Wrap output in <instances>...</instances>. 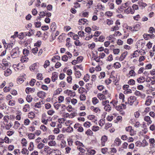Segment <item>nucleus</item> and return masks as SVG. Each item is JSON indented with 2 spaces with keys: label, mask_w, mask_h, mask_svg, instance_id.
I'll return each mask as SVG.
<instances>
[{
  "label": "nucleus",
  "mask_w": 155,
  "mask_h": 155,
  "mask_svg": "<svg viewBox=\"0 0 155 155\" xmlns=\"http://www.w3.org/2000/svg\"><path fill=\"white\" fill-rule=\"evenodd\" d=\"M12 73V70L9 68H8L4 71V75L6 76H8L10 75Z\"/></svg>",
  "instance_id": "19"
},
{
  "label": "nucleus",
  "mask_w": 155,
  "mask_h": 155,
  "mask_svg": "<svg viewBox=\"0 0 155 155\" xmlns=\"http://www.w3.org/2000/svg\"><path fill=\"white\" fill-rule=\"evenodd\" d=\"M21 153L23 154L28 155L29 152L27 149L24 148L21 150Z\"/></svg>",
  "instance_id": "30"
},
{
  "label": "nucleus",
  "mask_w": 155,
  "mask_h": 155,
  "mask_svg": "<svg viewBox=\"0 0 155 155\" xmlns=\"http://www.w3.org/2000/svg\"><path fill=\"white\" fill-rule=\"evenodd\" d=\"M119 28V27L117 25H116L111 28L110 30L112 31H117L118 30Z\"/></svg>",
  "instance_id": "54"
},
{
  "label": "nucleus",
  "mask_w": 155,
  "mask_h": 155,
  "mask_svg": "<svg viewBox=\"0 0 155 155\" xmlns=\"http://www.w3.org/2000/svg\"><path fill=\"white\" fill-rule=\"evenodd\" d=\"M89 75L88 74H87L84 76V79L85 82H87L89 80Z\"/></svg>",
  "instance_id": "58"
},
{
  "label": "nucleus",
  "mask_w": 155,
  "mask_h": 155,
  "mask_svg": "<svg viewBox=\"0 0 155 155\" xmlns=\"http://www.w3.org/2000/svg\"><path fill=\"white\" fill-rule=\"evenodd\" d=\"M102 94L105 95V96L107 97L106 95H107V97H110V94L108 92L107 90H105L103 92Z\"/></svg>",
  "instance_id": "46"
},
{
  "label": "nucleus",
  "mask_w": 155,
  "mask_h": 155,
  "mask_svg": "<svg viewBox=\"0 0 155 155\" xmlns=\"http://www.w3.org/2000/svg\"><path fill=\"white\" fill-rule=\"evenodd\" d=\"M137 82L140 83H143L144 81V78L143 77H141L138 78L137 79Z\"/></svg>",
  "instance_id": "28"
},
{
  "label": "nucleus",
  "mask_w": 155,
  "mask_h": 155,
  "mask_svg": "<svg viewBox=\"0 0 155 155\" xmlns=\"http://www.w3.org/2000/svg\"><path fill=\"white\" fill-rule=\"evenodd\" d=\"M107 140V137L105 135L102 136L101 138V145L102 146H104V143Z\"/></svg>",
  "instance_id": "16"
},
{
  "label": "nucleus",
  "mask_w": 155,
  "mask_h": 155,
  "mask_svg": "<svg viewBox=\"0 0 155 155\" xmlns=\"http://www.w3.org/2000/svg\"><path fill=\"white\" fill-rule=\"evenodd\" d=\"M26 99L28 102H30L32 101V98L30 95H28L26 97Z\"/></svg>",
  "instance_id": "57"
},
{
  "label": "nucleus",
  "mask_w": 155,
  "mask_h": 155,
  "mask_svg": "<svg viewBox=\"0 0 155 155\" xmlns=\"http://www.w3.org/2000/svg\"><path fill=\"white\" fill-rule=\"evenodd\" d=\"M59 104L58 102H55L54 104V106L56 110H58L61 106V104Z\"/></svg>",
  "instance_id": "52"
},
{
  "label": "nucleus",
  "mask_w": 155,
  "mask_h": 155,
  "mask_svg": "<svg viewBox=\"0 0 155 155\" xmlns=\"http://www.w3.org/2000/svg\"><path fill=\"white\" fill-rule=\"evenodd\" d=\"M68 133H71L73 131V128L72 127L69 126L67 127V128L65 130Z\"/></svg>",
  "instance_id": "48"
},
{
  "label": "nucleus",
  "mask_w": 155,
  "mask_h": 155,
  "mask_svg": "<svg viewBox=\"0 0 155 155\" xmlns=\"http://www.w3.org/2000/svg\"><path fill=\"white\" fill-rule=\"evenodd\" d=\"M45 146V145L42 143L40 142L38 143L37 145V147L38 149H41L43 148Z\"/></svg>",
  "instance_id": "24"
},
{
  "label": "nucleus",
  "mask_w": 155,
  "mask_h": 155,
  "mask_svg": "<svg viewBox=\"0 0 155 155\" xmlns=\"http://www.w3.org/2000/svg\"><path fill=\"white\" fill-rule=\"evenodd\" d=\"M46 94L44 92L40 91L37 93V96L40 98H44L46 96Z\"/></svg>",
  "instance_id": "13"
},
{
  "label": "nucleus",
  "mask_w": 155,
  "mask_h": 155,
  "mask_svg": "<svg viewBox=\"0 0 155 155\" xmlns=\"http://www.w3.org/2000/svg\"><path fill=\"white\" fill-rule=\"evenodd\" d=\"M152 102V97L148 96L146 98L144 104L147 106H149L151 104Z\"/></svg>",
  "instance_id": "4"
},
{
  "label": "nucleus",
  "mask_w": 155,
  "mask_h": 155,
  "mask_svg": "<svg viewBox=\"0 0 155 155\" xmlns=\"http://www.w3.org/2000/svg\"><path fill=\"white\" fill-rule=\"evenodd\" d=\"M90 109L92 111L97 114H99L101 110L98 107H95L93 106H91Z\"/></svg>",
  "instance_id": "8"
},
{
  "label": "nucleus",
  "mask_w": 155,
  "mask_h": 155,
  "mask_svg": "<svg viewBox=\"0 0 155 155\" xmlns=\"http://www.w3.org/2000/svg\"><path fill=\"white\" fill-rule=\"evenodd\" d=\"M37 66L35 64H33L30 66L29 67L30 70L32 71H34L35 70L37 69Z\"/></svg>",
  "instance_id": "22"
},
{
  "label": "nucleus",
  "mask_w": 155,
  "mask_h": 155,
  "mask_svg": "<svg viewBox=\"0 0 155 155\" xmlns=\"http://www.w3.org/2000/svg\"><path fill=\"white\" fill-rule=\"evenodd\" d=\"M20 52L18 50V47H16L15 48L13 49L11 53L12 56L13 58H15L18 56Z\"/></svg>",
  "instance_id": "2"
},
{
  "label": "nucleus",
  "mask_w": 155,
  "mask_h": 155,
  "mask_svg": "<svg viewBox=\"0 0 155 155\" xmlns=\"http://www.w3.org/2000/svg\"><path fill=\"white\" fill-rule=\"evenodd\" d=\"M21 112H19V113H18L15 117V119L16 120H21Z\"/></svg>",
  "instance_id": "55"
},
{
  "label": "nucleus",
  "mask_w": 155,
  "mask_h": 155,
  "mask_svg": "<svg viewBox=\"0 0 155 155\" xmlns=\"http://www.w3.org/2000/svg\"><path fill=\"white\" fill-rule=\"evenodd\" d=\"M61 151L58 149L51 150L48 152V155H61Z\"/></svg>",
  "instance_id": "3"
},
{
  "label": "nucleus",
  "mask_w": 155,
  "mask_h": 155,
  "mask_svg": "<svg viewBox=\"0 0 155 155\" xmlns=\"http://www.w3.org/2000/svg\"><path fill=\"white\" fill-rule=\"evenodd\" d=\"M144 120L147 122V125H149V124H150L152 123V121L151 120L150 117L148 116H146L144 117Z\"/></svg>",
  "instance_id": "14"
},
{
  "label": "nucleus",
  "mask_w": 155,
  "mask_h": 155,
  "mask_svg": "<svg viewBox=\"0 0 155 155\" xmlns=\"http://www.w3.org/2000/svg\"><path fill=\"white\" fill-rule=\"evenodd\" d=\"M150 149L155 147V140L153 138L149 139V140Z\"/></svg>",
  "instance_id": "7"
},
{
  "label": "nucleus",
  "mask_w": 155,
  "mask_h": 155,
  "mask_svg": "<svg viewBox=\"0 0 155 155\" xmlns=\"http://www.w3.org/2000/svg\"><path fill=\"white\" fill-rule=\"evenodd\" d=\"M128 74L130 75L129 77H134L136 75V73L133 70H131L129 71Z\"/></svg>",
  "instance_id": "42"
},
{
  "label": "nucleus",
  "mask_w": 155,
  "mask_h": 155,
  "mask_svg": "<svg viewBox=\"0 0 155 155\" xmlns=\"http://www.w3.org/2000/svg\"><path fill=\"white\" fill-rule=\"evenodd\" d=\"M34 89L29 87H27L26 90L25 91L27 93H29V92H32L34 91Z\"/></svg>",
  "instance_id": "41"
},
{
  "label": "nucleus",
  "mask_w": 155,
  "mask_h": 155,
  "mask_svg": "<svg viewBox=\"0 0 155 155\" xmlns=\"http://www.w3.org/2000/svg\"><path fill=\"white\" fill-rule=\"evenodd\" d=\"M113 52L114 54H118L120 52V50L119 49L115 48L113 49Z\"/></svg>",
  "instance_id": "53"
},
{
  "label": "nucleus",
  "mask_w": 155,
  "mask_h": 155,
  "mask_svg": "<svg viewBox=\"0 0 155 155\" xmlns=\"http://www.w3.org/2000/svg\"><path fill=\"white\" fill-rule=\"evenodd\" d=\"M9 119V116L8 115H5L3 117L4 124L5 123H8V120Z\"/></svg>",
  "instance_id": "25"
},
{
  "label": "nucleus",
  "mask_w": 155,
  "mask_h": 155,
  "mask_svg": "<svg viewBox=\"0 0 155 155\" xmlns=\"http://www.w3.org/2000/svg\"><path fill=\"white\" fill-rule=\"evenodd\" d=\"M74 128L77 129L79 132H82L84 130L83 127L81 126L80 124L78 123H76L74 126Z\"/></svg>",
  "instance_id": "6"
},
{
  "label": "nucleus",
  "mask_w": 155,
  "mask_h": 155,
  "mask_svg": "<svg viewBox=\"0 0 155 155\" xmlns=\"http://www.w3.org/2000/svg\"><path fill=\"white\" fill-rule=\"evenodd\" d=\"M87 22V20L84 18H81L80 19L79 21V24L80 25H81L82 24L84 25L85 23H86Z\"/></svg>",
  "instance_id": "20"
},
{
  "label": "nucleus",
  "mask_w": 155,
  "mask_h": 155,
  "mask_svg": "<svg viewBox=\"0 0 155 155\" xmlns=\"http://www.w3.org/2000/svg\"><path fill=\"white\" fill-rule=\"evenodd\" d=\"M58 73L54 72L52 74L51 79L52 81L54 82L58 79Z\"/></svg>",
  "instance_id": "10"
},
{
  "label": "nucleus",
  "mask_w": 155,
  "mask_h": 155,
  "mask_svg": "<svg viewBox=\"0 0 155 155\" xmlns=\"http://www.w3.org/2000/svg\"><path fill=\"white\" fill-rule=\"evenodd\" d=\"M114 142L118 146H119L121 143V141L118 138L116 139Z\"/></svg>",
  "instance_id": "29"
},
{
  "label": "nucleus",
  "mask_w": 155,
  "mask_h": 155,
  "mask_svg": "<svg viewBox=\"0 0 155 155\" xmlns=\"http://www.w3.org/2000/svg\"><path fill=\"white\" fill-rule=\"evenodd\" d=\"M60 60V57L58 55H55L52 58L51 61L53 62H55V60Z\"/></svg>",
  "instance_id": "35"
},
{
  "label": "nucleus",
  "mask_w": 155,
  "mask_h": 155,
  "mask_svg": "<svg viewBox=\"0 0 155 155\" xmlns=\"http://www.w3.org/2000/svg\"><path fill=\"white\" fill-rule=\"evenodd\" d=\"M28 58L26 55L22 56L20 59V61L22 62H24L28 61Z\"/></svg>",
  "instance_id": "27"
},
{
  "label": "nucleus",
  "mask_w": 155,
  "mask_h": 155,
  "mask_svg": "<svg viewBox=\"0 0 155 155\" xmlns=\"http://www.w3.org/2000/svg\"><path fill=\"white\" fill-rule=\"evenodd\" d=\"M51 29L52 31H54L56 28V23L55 22L52 23L51 25Z\"/></svg>",
  "instance_id": "31"
},
{
  "label": "nucleus",
  "mask_w": 155,
  "mask_h": 155,
  "mask_svg": "<svg viewBox=\"0 0 155 155\" xmlns=\"http://www.w3.org/2000/svg\"><path fill=\"white\" fill-rule=\"evenodd\" d=\"M64 93L67 94L71 97H74L75 96L76 94L74 91L67 90L64 91Z\"/></svg>",
  "instance_id": "5"
},
{
  "label": "nucleus",
  "mask_w": 155,
  "mask_h": 155,
  "mask_svg": "<svg viewBox=\"0 0 155 155\" xmlns=\"http://www.w3.org/2000/svg\"><path fill=\"white\" fill-rule=\"evenodd\" d=\"M97 97L100 100L102 101L106 100L107 98L105 95H103L102 94L100 93H99L97 94Z\"/></svg>",
  "instance_id": "12"
},
{
  "label": "nucleus",
  "mask_w": 155,
  "mask_h": 155,
  "mask_svg": "<svg viewBox=\"0 0 155 155\" xmlns=\"http://www.w3.org/2000/svg\"><path fill=\"white\" fill-rule=\"evenodd\" d=\"M48 144L50 146H54L56 144V143L55 141L52 140L49 141Z\"/></svg>",
  "instance_id": "40"
},
{
  "label": "nucleus",
  "mask_w": 155,
  "mask_h": 155,
  "mask_svg": "<svg viewBox=\"0 0 155 155\" xmlns=\"http://www.w3.org/2000/svg\"><path fill=\"white\" fill-rule=\"evenodd\" d=\"M86 90L83 87H80L78 90V92L80 94H83L86 92Z\"/></svg>",
  "instance_id": "36"
},
{
  "label": "nucleus",
  "mask_w": 155,
  "mask_h": 155,
  "mask_svg": "<svg viewBox=\"0 0 155 155\" xmlns=\"http://www.w3.org/2000/svg\"><path fill=\"white\" fill-rule=\"evenodd\" d=\"M143 36L144 38L146 40H147L149 39L150 37V35L147 34H144L143 35Z\"/></svg>",
  "instance_id": "63"
},
{
  "label": "nucleus",
  "mask_w": 155,
  "mask_h": 155,
  "mask_svg": "<svg viewBox=\"0 0 155 155\" xmlns=\"http://www.w3.org/2000/svg\"><path fill=\"white\" fill-rule=\"evenodd\" d=\"M20 126V124L18 121L14 122V127L15 129H17Z\"/></svg>",
  "instance_id": "39"
},
{
  "label": "nucleus",
  "mask_w": 155,
  "mask_h": 155,
  "mask_svg": "<svg viewBox=\"0 0 155 155\" xmlns=\"http://www.w3.org/2000/svg\"><path fill=\"white\" fill-rule=\"evenodd\" d=\"M128 83L130 85H134L135 84V81L134 80L131 79L128 81Z\"/></svg>",
  "instance_id": "56"
},
{
  "label": "nucleus",
  "mask_w": 155,
  "mask_h": 155,
  "mask_svg": "<svg viewBox=\"0 0 155 155\" xmlns=\"http://www.w3.org/2000/svg\"><path fill=\"white\" fill-rule=\"evenodd\" d=\"M40 128L44 132L47 131L48 129L44 125H41L40 127Z\"/></svg>",
  "instance_id": "51"
},
{
  "label": "nucleus",
  "mask_w": 155,
  "mask_h": 155,
  "mask_svg": "<svg viewBox=\"0 0 155 155\" xmlns=\"http://www.w3.org/2000/svg\"><path fill=\"white\" fill-rule=\"evenodd\" d=\"M74 44L76 46H80L82 45V44L78 40H76L74 42Z\"/></svg>",
  "instance_id": "43"
},
{
  "label": "nucleus",
  "mask_w": 155,
  "mask_h": 155,
  "mask_svg": "<svg viewBox=\"0 0 155 155\" xmlns=\"http://www.w3.org/2000/svg\"><path fill=\"white\" fill-rule=\"evenodd\" d=\"M114 67L116 68H120L121 65L119 62H116L114 64Z\"/></svg>",
  "instance_id": "45"
},
{
  "label": "nucleus",
  "mask_w": 155,
  "mask_h": 155,
  "mask_svg": "<svg viewBox=\"0 0 155 155\" xmlns=\"http://www.w3.org/2000/svg\"><path fill=\"white\" fill-rule=\"evenodd\" d=\"M30 107L29 105L28 104H26L25 105L23 108V110L25 112H28L30 110Z\"/></svg>",
  "instance_id": "18"
},
{
  "label": "nucleus",
  "mask_w": 155,
  "mask_h": 155,
  "mask_svg": "<svg viewBox=\"0 0 155 155\" xmlns=\"http://www.w3.org/2000/svg\"><path fill=\"white\" fill-rule=\"evenodd\" d=\"M141 28V24L140 23H137L133 26V30L134 31H137L139 30Z\"/></svg>",
  "instance_id": "15"
},
{
  "label": "nucleus",
  "mask_w": 155,
  "mask_h": 155,
  "mask_svg": "<svg viewBox=\"0 0 155 155\" xmlns=\"http://www.w3.org/2000/svg\"><path fill=\"white\" fill-rule=\"evenodd\" d=\"M92 101L94 104L95 105L99 102V100L96 97H94L92 98Z\"/></svg>",
  "instance_id": "34"
},
{
  "label": "nucleus",
  "mask_w": 155,
  "mask_h": 155,
  "mask_svg": "<svg viewBox=\"0 0 155 155\" xmlns=\"http://www.w3.org/2000/svg\"><path fill=\"white\" fill-rule=\"evenodd\" d=\"M28 138L30 140L34 139L35 138V135L34 133H29L28 135Z\"/></svg>",
  "instance_id": "23"
},
{
  "label": "nucleus",
  "mask_w": 155,
  "mask_h": 155,
  "mask_svg": "<svg viewBox=\"0 0 155 155\" xmlns=\"http://www.w3.org/2000/svg\"><path fill=\"white\" fill-rule=\"evenodd\" d=\"M13 67L14 68L15 71H17L19 70H21L22 69V68L21 67L18 68V67L17 66V65L16 64H13Z\"/></svg>",
  "instance_id": "59"
},
{
  "label": "nucleus",
  "mask_w": 155,
  "mask_h": 155,
  "mask_svg": "<svg viewBox=\"0 0 155 155\" xmlns=\"http://www.w3.org/2000/svg\"><path fill=\"white\" fill-rule=\"evenodd\" d=\"M98 123L100 126H102L105 124V121L103 119H101L99 120Z\"/></svg>",
  "instance_id": "64"
},
{
  "label": "nucleus",
  "mask_w": 155,
  "mask_h": 155,
  "mask_svg": "<svg viewBox=\"0 0 155 155\" xmlns=\"http://www.w3.org/2000/svg\"><path fill=\"white\" fill-rule=\"evenodd\" d=\"M45 117H43L41 118V122H42L45 124H47L48 120V119H46V118Z\"/></svg>",
  "instance_id": "38"
},
{
  "label": "nucleus",
  "mask_w": 155,
  "mask_h": 155,
  "mask_svg": "<svg viewBox=\"0 0 155 155\" xmlns=\"http://www.w3.org/2000/svg\"><path fill=\"white\" fill-rule=\"evenodd\" d=\"M28 142L25 138L22 139L21 140V143L23 147H26L27 145Z\"/></svg>",
  "instance_id": "17"
},
{
  "label": "nucleus",
  "mask_w": 155,
  "mask_h": 155,
  "mask_svg": "<svg viewBox=\"0 0 155 155\" xmlns=\"http://www.w3.org/2000/svg\"><path fill=\"white\" fill-rule=\"evenodd\" d=\"M124 13L127 14L131 13L133 14L135 12L134 10H133L130 7H128L127 9H125L124 11Z\"/></svg>",
  "instance_id": "11"
},
{
  "label": "nucleus",
  "mask_w": 155,
  "mask_h": 155,
  "mask_svg": "<svg viewBox=\"0 0 155 155\" xmlns=\"http://www.w3.org/2000/svg\"><path fill=\"white\" fill-rule=\"evenodd\" d=\"M8 65V63L0 64V69L5 70L6 68V67Z\"/></svg>",
  "instance_id": "32"
},
{
  "label": "nucleus",
  "mask_w": 155,
  "mask_h": 155,
  "mask_svg": "<svg viewBox=\"0 0 155 155\" xmlns=\"http://www.w3.org/2000/svg\"><path fill=\"white\" fill-rule=\"evenodd\" d=\"M34 147V143L33 142H31L29 143V147L28 149L30 151H32L33 150Z\"/></svg>",
  "instance_id": "37"
},
{
  "label": "nucleus",
  "mask_w": 155,
  "mask_h": 155,
  "mask_svg": "<svg viewBox=\"0 0 155 155\" xmlns=\"http://www.w3.org/2000/svg\"><path fill=\"white\" fill-rule=\"evenodd\" d=\"M104 109L105 110L109 112L111 110V107H110V105L109 104L108 105H105L104 107Z\"/></svg>",
  "instance_id": "33"
},
{
  "label": "nucleus",
  "mask_w": 155,
  "mask_h": 155,
  "mask_svg": "<svg viewBox=\"0 0 155 155\" xmlns=\"http://www.w3.org/2000/svg\"><path fill=\"white\" fill-rule=\"evenodd\" d=\"M4 125L5 126V128L7 130L10 129L12 126V123L10 122L8 123H5Z\"/></svg>",
  "instance_id": "21"
},
{
  "label": "nucleus",
  "mask_w": 155,
  "mask_h": 155,
  "mask_svg": "<svg viewBox=\"0 0 155 155\" xmlns=\"http://www.w3.org/2000/svg\"><path fill=\"white\" fill-rule=\"evenodd\" d=\"M75 77L77 78H79L81 76V74L80 72L78 71H75Z\"/></svg>",
  "instance_id": "44"
},
{
  "label": "nucleus",
  "mask_w": 155,
  "mask_h": 155,
  "mask_svg": "<svg viewBox=\"0 0 155 155\" xmlns=\"http://www.w3.org/2000/svg\"><path fill=\"white\" fill-rule=\"evenodd\" d=\"M64 100V97L63 96H60L58 97L59 103H60L63 102Z\"/></svg>",
  "instance_id": "47"
},
{
  "label": "nucleus",
  "mask_w": 155,
  "mask_h": 155,
  "mask_svg": "<svg viewBox=\"0 0 155 155\" xmlns=\"http://www.w3.org/2000/svg\"><path fill=\"white\" fill-rule=\"evenodd\" d=\"M128 54V52L127 51H125L123 53L120 55L119 60L120 61H122L125 58Z\"/></svg>",
  "instance_id": "9"
},
{
  "label": "nucleus",
  "mask_w": 155,
  "mask_h": 155,
  "mask_svg": "<svg viewBox=\"0 0 155 155\" xmlns=\"http://www.w3.org/2000/svg\"><path fill=\"white\" fill-rule=\"evenodd\" d=\"M138 103V101L137 100L135 97L131 96L128 98V103L130 105L134 104L137 106Z\"/></svg>",
  "instance_id": "1"
},
{
  "label": "nucleus",
  "mask_w": 155,
  "mask_h": 155,
  "mask_svg": "<svg viewBox=\"0 0 155 155\" xmlns=\"http://www.w3.org/2000/svg\"><path fill=\"white\" fill-rule=\"evenodd\" d=\"M41 102H37L35 104V108H41Z\"/></svg>",
  "instance_id": "49"
},
{
  "label": "nucleus",
  "mask_w": 155,
  "mask_h": 155,
  "mask_svg": "<svg viewBox=\"0 0 155 155\" xmlns=\"http://www.w3.org/2000/svg\"><path fill=\"white\" fill-rule=\"evenodd\" d=\"M55 113V111L53 110H49L47 112L48 114L49 115H53Z\"/></svg>",
  "instance_id": "61"
},
{
  "label": "nucleus",
  "mask_w": 155,
  "mask_h": 155,
  "mask_svg": "<svg viewBox=\"0 0 155 155\" xmlns=\"http://www.w3.org/2000/svg\"><path fill=\"white\" fill-rule=\"evenodd\" d=\"M50 62L48 60H46L45 61V64L44 65V67L45 68H46L49 65Z\"/></svg>",
  "instance_id": "50"
},
{
  "label": "nucleus",
  "mask_w": 155,
  "mask_h": 155,
  "mask_svg": "<svg viewBox=\"0 0 155 155\" xmlns=\"http://www.w3.org/2000/svg\"><path fill=\"white\" fill-rule=\"evenodd\" d=\"M66 83L64 81H62L60 82L59 86L60 87H65Z\"/></svg>",
  "instance_id": "62"
},
{
  "label": "nucleus",
  "mask_w": 155,
  "mask_h": 155,
  "mask_svg": "<svg viewBox=\"0 0 155 155\" xmlns=\"http://www.w3.org/2000/svg\"><path fill=\"white\" fill-rule=\"evenodd\" d=\"M51 150L49 147L47 146H45L44 147L43 151L45 152H47V155H48V152L51 151Z\"/></svg>",
  "instance_id": "26"
},
{
  "label": "nucleus",
  "mask_w": 155,
  "mask_h": 155,
  "mask_svg": "<svg viewBox=\"0 0 155 155\" xmlns=\"http://www.w3.org/2000/svg\"><path fill=\"white\" fill-rule=\"evenodd\" d=\"M91 125V124L89 122L87 121L84 124V126L87 128L89 127Z\"/></svg>",
  "instance_id": "60"
}]
</instances>
